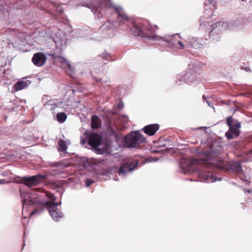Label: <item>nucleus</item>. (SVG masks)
<instances>
[{
  "label": "nucleus",
  "mask_w": 252,
  "mask_h": 252,
  "mask_svg": "<svg viewBox=\"0 0 252 252\" xmlns=\"http://www.w3.org/2000/svg\"><path fill=\"white\" fill-rule=\"evenodd\" d=\"M83 5L90 8L94 13L97 12L101 15L102 14L101 12L103 9L112 7L114 8L118 14L117 22L119 24H117V22L110 23L108 21L101 26L102 30H105L106 28L108 29H115L124 24L131 27L130 30L133 35L136 36H141L149 39H153L155 38V34L150 26H146L141 23L132 22L129 21L123 9L120 7L114 6L110 0H92L90 2Z\"/></svg>",
  "instance_id": "obj_1"
},
{
  "label": "nucleus",
  "mask_w": 252,
  "mask_h": 252,
  "mask_svg": "<svg viewBox=\"0 0 252 252\" xmlns=\"http://www.w3.org/2000/svg\"><path fill=\"white\" fill-rule=\"evenodd\" d=\"M216 0H206L204 2L205 14L200 19V29L208 32V36L213 40H217L220 37V33L227 29L234 28L235 26L232 22L225 23L220 21L212 24L209 21V17H212L213 12L217 8Z\"/></svg>",
  "instance_id": "obj_2"
},
{
  "label": "nucleus",
  "mask_w": 252,
  "mask_h": 252,
  "mask_svg": "<svg viewBox=\"0 0 252 252\" xmlns=\"http://www.w3.org/2000/svg\"><path fill=\"white\" fill-rule=\"evenodd\" d=\"M203 161L198 159L191 158L189 159H182L180 163V168L185 174L196 173L201 181L208 183H213L221 180V178L215 176L210 171H206L204 167L201 166Z\"/></svg>",
  "instance_id": "obj_3"
},
{
  "label": "nucleus",
  "mask_w": 252,
  "mask_h": 252,
  "mask_svg": "<svg viewBox=\"0 0 252 252\" xmlns=\"http://www.w3.org/2000/svg\"><path fill=\"white\" fill-rule=\"evenodd\" d=\"M37 203L39 204V209H35L31 213L30 215L31 217L35 214L41 212L44 208L46 207L49 209L50 214L54 220H58L59 219L63 217L62 213L59 209L56 208L57 206L61 205V202L55 203L51 201H46V202H44L42 201H39L37 198L32 199L30 197L29 194H27L26 196L24 197V205H32Z\"/></svg>",
  "instance_id": "obj_4"
},
{
  "label": "nucleus",
  "mask_w": 252,
  "mask_h": 252,
  "mask_svg": "<svg viewBox=\"0 0 252 252\" xmlns=\"http://www.w3.org/2000/svg\"><path fill=\"white\" fill-rule=\"evenodd\" d=\"M125 144L128 148H138L146 141L145 138L138 132H133L127 134L125 138Z\"/></svg>",
  "instance_id": "obj_5"
},
{
  "label": "nucleus",
  "mask_w": 252,
  "mask_h": 252,
  "mask_svg": "<svg viewBox=\"0 0 252 252\" xmlns=\"http://www.w3.org/2000/svg\"><path fill=\"white\" fill-rule=\"evenodd\" d=\"M46 177L44 175L37 174L30 177H23L21 182L27 187L31 188L38 185Z\"/></svg>",
  "instance_id": "obj_6"
},
{
  "label": "nucleus",
  "mask_w": 252,
  "mask_h": 252,
  "mask_svg": "<svg viewBox=\"0 0 252 252\" xmlns=\"http://www.w3.org/2000/svg\"><path fill=\"white\" fill-rule=\"evenodd\" d=\"M241 127V123L237 122L235 123L234 127L229 128V130L225 133V137L228 140H230L238 137L240 134L239 128Z\"/></svg>",
  "instance_id": "obj_7"
},
{
  "label": "nucleus",
  "mask_w": 252,
  "mask_h": 252,
  "mask_svg": "<svg viewBox=\"0 0 252 252\" xmlns=\"http://www.w3.org/2000/svg\"><path fill=\"white\" fill-rule=\"evenodd\" d=\"M47 58L45 55L42 52L35 53L32 58V62L36 66L40 67L46 62Z\"/></svg>",
  "instance_id": "obj_8"
},
{
  "label": "nucleus",
  "mask_w": 252,
  "mask_h": 252,
  "mask_svg": "<svg viewBox=\"0 0 252 252\" xmlns=\"http://www.w3.org/2000/svg\"><path fill=\"white\" fill-rule=\"evenodd\" d=\"M101 140V137L98 134L93 133L89 136L88 144L91 146L95 148L100 145Z\"/></svg>",
  "instance_id": "obj_9"
},
{
  "label": "nucleus",
  "mask_w": 252,
  "mask_h": 252,
  "mask_svg": "<svg viewBox=\"0 0 252 252\" xmlns=\"http://www.w3.org/2000/svg\"><path fill=\"white\" fill-rule=\"evenodd\" d=\"M137 163L134 162H127L123 164L120 168L119 173L120 175L124 174L127 172L131 171L133 170L137 166Z\"/></svg>",
  "instance_id": "obj_10"
},
{
  "label": "nucleus",
  "mask_w": 252,
  "mask_h": 252,
  "mask_svg": "<svg viewBox=\"0 0 252 252\" xmlns=\"http://www.w3.org/2000/svg\"><path fill=\"white\" fill-rule=\"evenodd\" d=\"M159 129V125L158 124H155L146 126L143 128V130L146 134L149 136H152L155 135Z\"/></svg>",
  "instance_id": "obj_11"
},
{
  "label": "nucleus",
  "mask_w": 252,
  "mask_h": 252,
  "mask_svg": "<svg viewBox=\"0 0 252 252\" xmlns=\"http://www.w3.org/2000/svg\"><path fill=\"white\" fill-rule=\"evenodd\" d=\"M193 79V76L191 75L190 73H186L184 76L179 75L177 77L176 83H178V82H184L187 84H189V85L192 84L191 80Z\"/></svg>",
  "instance_id": "obj_12"
},
{
  "label": "nucleus",
  "mask_w": 252,
  "mask_h": 252,
  "mask_svg": "<svg viewBox=\"0 0 252 252\" xmlns=\"http://www.w3.org/2000/svg\"><path fill=\"white\" fill-rule=\"evenodd\" d=\"M229 170H232L237 173H241L242 171V167L239 161H230L229 163Z\"/></svg>",
  "instance_id": "obj_13"
},
{
  "label": "nucleus",
  "mask_w": 252,
  "mask_h": 252,
  "mask_svg": "<svg viewBox=\"0 0 252 252\" xmlns=\"http://www.w3.org/2000/svg\"><path fill=\"white\" fill-rule=\"evenodd\" d=\"M176 35H178V34H174V49H186L187 44H185L182 40H177L175 39V37Z\"/></svg>",
  "instance_id": "obj_14"
},
{
  "label": "nucleus",
  "mask_w": 252,
  "mask_h": 252,
  "mask_svg": "<svg viewBox=\"0 0 252 252\" xmlns=\"http://www.w3.org/2000/svg\"><path fill=\"white\" fill-rule=\"evenodd\" d=\"M92 123H91V126L92 128L95 129L99 127L100 126L101 123L100 121V120L99 118L96 116L94 115L92 117Z\"/></svg>",
  "instance_id": "obj_15"
},
{
  "label": "nucleus",
  "mask_w": 252,
  "mask_h": 252,
  "mask_svg": "<svg viewBox=\"0 0 252 252\" xmlns=\"http://www.w3.org/2000/svg\"><path fill=\"white\" fill-rule=\"evenodd\" d=\"M28 81H20L17 82L14 85V89L16 91H18L21 90L27 87L28 84L27 83Z\"/></svg>",
  "instance_id": "obj_16"
},
{
  "label": "nucleus",
  "mask_w": 252,
  "mask_h": 252,
  "mask_svg": "<svg viewBox=\"0 0 252 252\" xmlns=\"http://www.w3.org/2000/svg\"><path fill=\"white\" fill-rule=\"evenodd\" d=\"M58 146L59 148L58 150L59 152H65L67 149L65 141L62 139L59 141Z\"/></svg>",
  "instance_id": "obj_17"
},
{
  "label": "nucleus",
  "mask_w": 252,
  "mask_h": 252,
  "mask_svg": "<svg viewBox=\"0 0 252 252\" xmlns=\"http://www.w3.org/2000/svg\"><path fill=\"white\" fill-rule=\"evenodd\" d=\"M111 58L112 57L110 54L107 53H103L101 55H98L96 57V61L97 62H99L100 61H102L103 60L110 61Z\"/></svg>",
  "instance_id": "obj_18"
},
{
  "label": "nucleus",
  "mask_w": 252,
  "mask_h": 252,
  "mask_svg": "<svg viewBox=\"0 0 252 252\" xmlns=\"http://www.w3.org/2000/svg\"><path fill=\"white\" fill-rule=\"evenodd\" d=\"M66 115L65 113H59L57 115V118L59 122L63 123L66 119Z\"/></svg>",
  "instance_id": "obj_19"
},
{
  "label": "nucleus",
  "mask_w": 252,
  "mask_h": 252,
  "mask_svg": "<svg viewBox=\"0 0 252 252\" xmlns=\"http://www.w3.org/2000/svg\"><path fill=\"white\" fill-rule=\"evenodd\" d=\"M106 162V161L105 159H97L93 161V164L95 166H98L102 167L103 165H104Z\"/></svg>",
  "instance_id": "obj_20"
},
{
  "label": "nucleus",
  "mask_w": 252,
  "mask_h": 252,
  "mask_svg": "<svg viewBox=\"0 0 252 252\" xmlns=\"http://www.w3.org/2000/svg\"><path fill=\"white\" fill-rule=\"evenodd\" d=\"M226 124L229 128L234 127L235 124H233V119L231 116L228 117L226 120Z\"/></svg>",
  "instance_id": "obj_21"
},
{
  "label": "nucleus",
  "mask_w": 252,
  "mask_h": 252,
  "mask_svg": "<svg viewBox=\"0 0 252 252\" xmlns=\"http://www.w3.org/2000/svg\"><path fill=\"white\" fill-rule=\"evenodd\" d=\"M63 64L64 65L66 66V67H67L68 69L69 70H70L71 72H73V71L74 68H73V67L71 66V65H70L69 62L68 61L65 60H63Z\"/></svg>",
  "instance_id": "obj_22"
},
{
  "label": "nucleus",
  "mask_w": 252,
  "mask_h": 252,
  "mask_svg": "<svg viewBox=\"0 0 252 252\" xmlns=\"http://www.w3.org/2000/svg\"><path fill=\"white\" fill-rule=\"evenodd\" d=\"M46 195L48 198H49L51 200L50 201L55 202V201L56 200L55 196L50 192H46Z\"/></svg>",
  "instance_id": "obj_23"
},
{
  "label": "nucleus",
  "mask_w": 252,
  "mask_h": 252,
  "mask_svg": "<svg viewBox=\"0 0 252 252\" xmlns=\"http://www.w3.org/2000/svg\"><path fill=\"white\" fill-rule=\"evenodd\" d=\"M157 147V148H158L157 150L154 149V148H152V153H155V154H157V153H158L159 152H162V151H163L164 150V149H162V148L163 147V146L158 145Z\"/></svg>",
  "instance_id": "obj_24"
},
{
  "label": "nucleus",
  "mask_w": 252,
  "mask_h": 252,
  "mask_svg": "<svg viewBox=\"0 0 252 252\" xmlns=\"http://www.w3.org/2000/svg\"><path fill=\"white\" fill-rule=\"evenodd\" d=\"M202 98H203V99H205V100H206V103H208V106H210V107H212L213 108V109L214 110H215V108H214L213 106H212V105H211L209 101H208L206 100V97H205V95H203V96H202Z\"/></svg>",
  "instance_id": "obj_25"
},
{
  "label": "nucleus",
  "mask_w": 252,
  "mask_h": 252,
  "mask_svg": "<svg viewBox=\"0 0 252 252\" xmlns=\"http://www.w3.org/2000/svg\"><path fill=\"white\" fill-rule=\"evenodd\" d=\"M94 182L92 181L90 179H87L86 180V185L87 186H90L91 185V184H92Z\"/></svg>",
  "instance_id": "obj_26"
},
{
  "label": "nucleus",
  "mask_w": 252,
  "mask_h": 252,
  "mask_svg": "<svg viewBox=\"0 0 252 252\" xmlns=\"http://www.w3.org/2000/svg\"><path fill=\"white\" fill-rule=\"evenodd\" d=\"M94 81H96L97 83L100 82L101 85L103 84V82L101 81V79H97L96 77H94Z\"/></svg>",
  "instance_id": "obj_27"
},
{
  "label": "nucleus",
  "mask_w": 252,
  "mask_h": 252,
  "mask_svg": "<svg viewBox=\"0 0 252 252\" xmlns=\"http://www.w3.org/2000/svg\"><path fill=\"white\" fill-rule=\"evenodd\" d=\"M243 190L245 193L249 192L250 193H252V190H251V189H244Z\"/></svg>",
  "instance_id": "obj_28"
},
{
  "label": "nucleus",
  "mask_w": 252,
  "mask_h": 252,
  "mask_svg": "<svg viewBox=\"0 0 252 252\" xmlns=\"http://www.w3.org/2000/svg\"><path fill=\"white\" fill-rule=\"evenodd\" d=\"M57 11L62 13L63 11V10L62 9V8L60 7V6H59L57 8Z\"/></svg>",
  "instance_id": "obj_29"
},
{
  "label": "nucleus",
  "mask_w": 252,
  "mask_h": 252,
  "mask_svg": "<svg viewBox=\"0 0 252 252\" xmlns=\"http://www.w3.org/2000/svg\"><path fill=\"white\" fill-rule=\"evenodd\" d=\"M244 69L246 71H247V72H248V71H251L250 68H249V67H245V68H244Z\"/></svg>",
  "instance_id": "obj_30"
},
{
  "label": "nucleus",
  "mask_w": 252,
  "mask_h": 252,
  "mask_svg": "<svg viewBox=\"0 0 252 252\" xmlns=\"http://www.w3.org/2000/svg\"><path fill=\"white\" fill-rule=\"evenodd\" d=\"M123 107V105L122 104H119L118 106V107L120 109H121Z\"/></svg>",
  "instance_id": "obj_31"
},
{
  "label": "nucleus",
  "mask_w": 252,
  "mask_h": 252,
  "mask_svg": "<svg viewBox=\"0 0 252 252\" xmlns=\"http://www.w3.org/2000/svg\"><path fill=\"white\" fill-rule=\"evenodd\" d=\"M245 181L247 182V185H249L250 183V182L248 180H245Z\"/></svg>",
  "instance_id": "obj_32"
},
{
  "label": "nucleus",
  "mask_w": 252,
  "mask_h": 252,
  "mask_svg": "<svg viewBox=\"0 0 252 252\" xmlns=\"http://www.w3.org/2000/svg\"><path fill=\"white\" fill-rule=\"evenodd\" d=\"M192 47L193 48H196V47H195L194 46H193V45H192Z\"/></svg>",
  "instance_id": "obj_33"
},
{
  "label": "nucleus",
  "mask_w": 252,
  "mask_h": 252,
  "mask_svg": "<svg viewBox=\"0 0 252 252\" xmlns=\"http://www.w3.org/2000/svg\"><path fill=\"white\" fill-rule=\"evenodd\" d=\"M102 63H103V64H106V63H104V62H103Z\"/></svg>",
  "instance_id": "obj_34"
}]
</instances>
